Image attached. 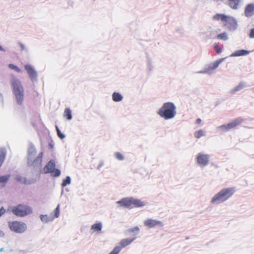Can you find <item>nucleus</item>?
Wrapping results in <instances>:
<instances>
[{
    "label": "nucleus",
    "instance_id": "obj_1",
    "mask_svg": "<svg viewBox=\"0 0 254 254\" xmlns=\"http://www.w3.org/2000/svg\"><path fill=\"white\" fill-rule=\"evenodd\" d=\"M157 114L165 120L171 119L176 115V107L173 103L166 102L159 110Z\"/></svg>",
    "mask_w": 254,
    "mask_h": 254
},
{
    "label": "nucleus",
    "instance_id": "obj_2",
    "mask_svg": "<svg viewBox=\"0 0 254 254\" xmlns=\"http://www.w3.org/2000/svg\"><path fill=\"white\" fill-rule=\"evenodd\" d=\"M11 84L17 104L22 105L24 100V89L20 81L16 78L13 79Z\"/></svg>",
    "mask_w": 254,
    "mask_h": 254
},
{
    "label": "nucleus",
    "instance_id": "obj_3",
    "mask_svg": "<svg viewBox=\"0 0 254 254\" xmlns=\"http://www.w3.org/2000/svg\"><path fill=\"white\" fill-rule=\"evenodd\" d=\"M234 192L235 189L233 188L222 189L214 196L211 202L217 204L223 202L231 197Z\"/></svg>",
    "mask_w": 254,
    "mask_h": 254
},
{
    "label": "nucleus",
    "instance_id": "obj_4",
    "mask_svg": "<svg viewBox=\"0 0 254 254\" xmlns=\"http://www.w3.org/2000/svg\"><path fill=\"white\" fill-rule=\"evenodd\" d=\"M213 20H221L224 22L223 25L231 31L235 30L237 28V22L233 17L226 15L223 14H216L212 17Z\"/></svg>",
    "mask_w": 254,
    "mask_h": 254
},
{
    "label": "nucleus",
    "instance_id": "obj_5",
    "mask_svg": "<svg viewBox=\"0 0 254 254\" xmlns=\"http://www.w3.org/2000/svg\"><path fill=\"white\" fill-rule=\"evenodd\" d=\"M120 206L125 208H132L133 207H141L145 205L144 203L140 200L133 198H124L117 201Z\"/></svg>",
    "mask_w": 254,
    "mask_h": 254
},
{
    "label": "nucleus",
    "instance_id": "obj_6",
    "mask_svg": "<svg viewBox=\"0 0 254 254\" xmlns=\"http://www.w3.org/2000/svg\"><path fill=\"white\" fill-rule=\"evenodd\" d=\"M11 212L15 215L23 217L32 213V209L28 205L20 204L12 208Z\"/></svg>",
    "mask_w": 254,
    "mask_h": 254
},
{
    "label": "nucleus",
    "instance_id": "obj_7",
    "mask_svg": "<svg viewBox=\"0 0 254 254\" xmlns=\"http://www.w3.org/2000/svg\"><path fill=\"white\" fill-rule=\"evenodd\" d=\"M8 226L11 230L19 233L24 232L26 228L24 223L16 221L8 222Z\"/></svg>",
    "mask_w": 254,
    "mask_h": 254
},
{
    "label": "nucleus",
    "instance_id": "obj_8",
    "mask_svg": "<svg viewBox=\"0 0 254 254\" xmlns=\"http://www.w3.org/2000/svg\"><path fill=\"white\" fill-rule=\"evenodd\" d=\"M45 173H50L53 176L58 177L61 174V171L55 169V164L53 161H50L44 168Z\"/></svg>",
    "mask_w": 254,
    "mask_h": 254
},
{
    "label": "nucleus",
    "instance_id": "obj_9",
    "mask_svg": "<svg viewBox=\"0 0 254 254\" xmlns=\"http://www.w3.org/2000/svg\"><path fill=\"white\" fill-rule=\"evenodd\" d=\"M244 120L241 118H237L227 125H222L219 127V128L222 131H227L240 125Z\"/></svg>",
    "mask_w": 254,
    "mask_h": 254
},
{
    "label": "nucleus",
    "instance_id": "obj_10",
    "mask_svg": "<svg viewBox=\"0 0 254 254\" xmlns=\"http://www.w3.org/2000/svg\"><path fill=\"white\" fill-rule=\"evenodd\" d=\"M209 156L208 154H199L197 157V162L199 165L206 166L209 163Z\"/></svg>",
    "mask_w": 254,
    "mask_h": 254
},
{
    "label": "nucleus",
    "instance_id": "obj_11",
    "mask_svg": "<svg viewBox=\"0 0 254 254\" xmlns=\"http://www.w3.org/2000/svg\"><path fill=\"white\" fill-rule=\"evenodd\" d=\"M144 224L145 226L147 227L148 228H152L156 226L162 225V223L161 222L151 219H148L146 220L144 222Z\"/></svg>",
    "mask_w": 254,
    "mask_h": 254
},
{
    "label": "nucleus",
    "instance_id": "obj_12",
    "mask_svg": "<svg viewBox=\"0 0 254 254\" xmlns=\"http://www.w3.org/2000/svg\"><path fill=\"white\" fill-rule=\"evenodd\" d=\"M224 59L225 58L220 59L216 61L215 62L211 63L207 68V72H210L211 71L217 68L219 66L220 63L223 61Z\"/></svg>",
    "mask_w": 254,
    "mask_h": 254
},
{
    "label": "nucleus",
    "instance_id": "obj_13",
    "mask_svg": "<svg viewBox=\"0 0 254 254\" xmlns=\"http://www.w3.org/2000/svg\"><path fill=\"white\" fill-rule=\"evenodd\" d=\"M245 14L247 17H251L254 15V3H250L247 5Z\"/></svg>",
    "mask_w": 254,
    "mask_h": 254
},
{
    "label": "nucleus",
    "instance_id": "obj_14",
    "mask_svg": "<svg viewBox=\"0 0 254 254\" xmlns=\"http://www.w3.org/2000/svg\"><path fill=\"white\" fill-rule=\"evenodd\" d=\"M25 69L31 79L35 78L36 77L37 73L31 65H25Z\"/></svg>",
    "mask_w": 254,
    "mask_h": 254
},
{
    "label": "nucleus",
    "instance_id": "obj_15",
    "mask_svg": "<svg viewBox=\"0 0 254 254\" xmlns=\"http://www.w3.org/2000/svg\"><path fill=\"white\" fill-rule=\"evenodd\" d=\"M242 0H228L229 6L233 9H237Z\"/></svg>",
    "mask_w": 254,
    "mask_h": 254
},
{
    "label": "nucleus",
    "instance_id": "obj_16",
    "mask_svg": "<svg viewBox=\"0 0 254 254\" xmlns=\"http://www.w3.org/2000/svg\"><path fill=\"white\" fill-rule=\"evenodd\" d=\"M135 238H133L132 239H124L122 240L120 243L121 245L120 247H122V249L126 247L130 244L135 240Z\"/></svg>",
    "mask_w": 254,
    "mask_h": 254
},
{
    "label": "nucleus",
    "instance_id": "obj_17",
    "mask_svg": "<svg viewBox=\"0 0 254 254\" xmlns=\"http://www.w3.org/2000/svg\"><path fill=\"white\" fill-rule=\"evenodd\" d=\"M40 218L41 221L44 223H47L53 220V217L50 215V216L47 215H41Z\"/></svg>",
    "mask_w": 254,
    "mask_h": 254
},
{
    "label": "nucleus",
    "instance_id": "obj_18",
    "mask_svg": "<svg viewBox=\"0 0 254 254\" xmlns=\"http://www.w3.org/2000/svg\"><path fill=\"white\" fill-rule=\"evenodd\" d=\"M64 117L68 120H70L72 119L71 111L69 108L64 109Z\"/></svg>",
    "mask_w": 254,
    "mask_h": 254
},
{
    "label": "nucleus",
    "instance_id": "obj_19",
    "mask_svg": "<svg viewBox=\"0 0 254 254\" xmlns=\"http://www.w3.org/2000/svg\"><path fill=\"white\" fill-rule=\"evenodd\" d=\"M102 229V224L101 223H97L92 225L91 230L93 232H100Z\"/></svg>",
    "mask_w": 254,
    "mask_h": 254
},
{
    "label": "nucleus",
    "instance_id": "obj_20",
    "mask_svg": "<svg viewBox=\"0 0 254 254\" xmlns=\"http://www.w3.org/2000/svg\"><path fill=\"white\" fill-rule=\"evenodd\" d=\"M112 99L115 102H119L123 99V97L119 93L114 92L112 95Z\"/></svg>",
    "mask_w": 254,
    "mask_h": 254
},
{
    "label": "nucleus",
    "instance_id": "obj_21",
    "mask_svg": "<svg viewBox=\"0 0 254 254\" xmlns=\"http://www.w3.org/2000/svg\"><path fill=\"white\" fill-rule=\"evenodd\" d=\"M249 52L248 51L242 50H239V51H236L235 53L233 54L232 55V56H244V55H247L248 54H249Z\"/></svg>",
    "mask_w": 254,
    "mask_h": 254
},
{
    "label": "nucleus",
    "instance_id": "obj_22",
    "mask_svg": "<svg viewBox=\"0 0 254 254\" xmlns=\"http://www.w3.org/2000/svg\"><path fill=\"white\" fill-rule=\"evenodd\" d=\"M43 156V153L42 152L38 154V156L34 160L33 163H35L36 165L39 164V165H41V163H42V160Z\"/></svg>",
    "mask_w": 254,
    "mask_h": 254
},
{
    "label": "nucleus",
    "instance_id": "obj_23",
    "mask_svg": "<svg viewBox=\"0 0 254 254\" xmlns=\"http://www.w3.org/2000/svg\"><path fill=\"white\" fill-rule=\"evenodd\" d=\"M60 215V206L58 205L56 208L55 209L53 213L51 214L52 217H53V220L55 218H58Z\"/></svg>",
    "mask_w": 254,
    "mask_h": 254
},
{
    "label": "nucleus",
    "instance_id": "obj_24",
    "mask_svg": "<svg viewBox=\"0 0 254 254\" xmlns=\"http://www.w3.org/2000/svg\"><path fill=\"white\" fill-rule=\"evenodd\" d=\"M204 132L202 129H200L199 130L196 131L194 132V136L197 138H199L200 137L204 136Z\"/></svg>",
    "mask_w": 254,
    "mask_h": 254
},
{
    "label": "nucleus",
    "instance_id": "obj_25",
    "mask_svg": "<svg viewBox=\"0 0 254 254\" xmlns=\"http://www.w3.org/2000/svg\"><path fill=\"white\" fill-rule=\"evenodd\" d=\"M122 250V247L119 246L115 247L109 254H119Z\"/></svg>",
    "mask_w": 254,
    "mask_h": 254
},
{
    "label": "nucleus",
    "instance_id": "obj_26",
    "mask_svg": "<svg viewBox=\"0 0 254 254\" xmlns=\"http://www.w3.org/2000/svg\"><path fill=\"white\" fill-rule=\"evenodd\" d=\"M5 157V152L3 150H0V167L3 163Z\"/></svg>",
    "mask_w": 254,
    "mask_h": 254
},
{
    "label": "nucleus",
    "instance_id": "obj_27",
    "mask_svg": "<svg viewBox=\"0 0 254 254\" xmlns=\"http://www.w3.org/2000/svg\"><path fill=\"white\" fill-rule=\"evenodd\" d=\"M217 38L220 40H227L228 39L227 34L226 32L222 33L217 35Z\"/></svg>",
    "mask_w": 254,
    "mask_h": 254
},
{
    "label": "nucleus",
    "instance_id": "obj_28",
    "mask_svg": "<svg viewBox=\"0 0 254 254\" xmlns=\"http://www.w3.org/2000/svg\"><path fill=\"white\" fill-rule=\"evenodd\" d=\"M70 183V178L69 176L66 177L62 182V186L63 187H65L66 185H69Z\"/></svg>",
    "mask_w": 254,
    "mask_h": 254
},
{
    "label": "nucleus",
    "instance_id": "obj_29",
    "mask_svg": "<svg viewBox=\"0 0 254 254\" xmlns=\"http://www.w3.org/2000/svg\"><path fill=\"white\" fill-rule=\"evenodd\" d=\"M10 175H7L5 176H0V183H5L9 179Z\"/></svg>",
    "mask_w": 254,
    "mask_h": 254
},
{
    "label": "nucleus",
    "instance_id": "obj_30",
    "mask_svg": "<svg viewBox=\"0 0 254 254\" xmlns=\"http://www.w3.org/2000/svg\"><path fill=\"white\" fill-rule=\"evenodd\" d=\"M56 130H57V135L58 136H59V138H60L61 139H63L65 137V136L62 133L60 129L58 127V126H56Z\"/></svg>",
    "mask_w": 254,
    "mask_h": 254
},
{
    "label": "nucleus",
    "instance_id": "obj_31",
    "mask_svg": "<svg viewBox=\"0 0 254 254\" xmlns=\"http://www.w3.org/2000/svg\"><path fill=\"white\" fill-rule=\"evenodd\" d=\"M176 31L177 33L181 35H184L185 33V30L181 27H179L176 28Z\"/></svg>",
    "mask_w": 254,
    "mask_h": 254
},
{
    "label": "nucleus",
    "instance_id": "obj_32",
    "mask_svg": "<svg viewBox=\"0 0 254 254\" xmlns=\"http://www.w3.org/2000/svg\"><path fill=\"white\" fill-rule=\"evenodd\" d=\"M115 157L119 160H122L124 159L123 155L120 152H116L115 153Z\"/></svg>",
    "mask_w": 254,
    "mask_h": 254
},
{
    "label": "nucleus",
    "instance_id": "obj_33",
    "mask_svg": "<svg viewBox=\"0 0 254 254\" xmlns=\"http://www.w3.org/2000/svg\"><path fill=\"white\" fill-rule=\"evenodd\" d=\"M249 37L251 38H254V28L251 29L250 33L249 34Z\"/></svg>",
    "mask_w": 254,
    "mask_h": 254
},
{
    "label": "nucleus",
    "instance_id": "obj_34",
    "mask_svg": "<svg viewBox=\"0 0 254 254\" xmlns=\"http://www.w3.org/2000/svg\"><path fill=\"white\" fill-rule=\"evenodd\" d=\"M139 229L137 227H135L132 228L130 230V231L132 232H139Z\"/></svg>",
    "mask_w": 254,
    "mask_h": 254
},
{
    "label": "nucleus",
    "instance_id": "obj_35",
    "mask_svg": "<svg viewBox=\"0 0 254 254\" xmlns=\"http://www.w3.org/2000/svg\"><path fill=\"white\" fill-rule=\"evenodd\" d=\"M8 67L12 69H14L15 70V69L16 68L17 66L13 64H9L8 65Z\"/></svg>",
    "mask_w": 254,
    "mask_h": 254
},
{
    "label": "nucleus",
    "instance_id": "obj_36",
    "mask_svg": "<svg viewBox=\"0 0 254 254\" xmlns=\"http://www.w3.org/2000/svg\"><path fill=\"white\" fill-rule=\"evenodd\" d=\"M5 212V209L2 207L0 209V217L3 215Z\"/></svg>",
    "mask_w": 254,
    "mask_h": 254
},
{
    "label": "nucleus",
    "instance_id": "obj_37",
    "mask_svg": "<svg viewBox=\"0 0 254 254\" xmlns=\"http://www.w3.org/2000/svg\"><path fill=\"white\" fill-rule=\"evenodd\" d=\"M243 87V86L242 85H239V86H237L235 89H234V91L236 92V91H239V90H240L241 89H242Z\"/></svg>",
    "mask_w": 254,
    "mask_h": 254
},
{
    "label": "nucleus",
    "instance_id": "obj_38",
    "mask_svg": "<svg viewBox=\"0 0 254 254\" xmlns=\"http://www.w3.org/2000/svg\"><path fill=\"white\" fill-rule=\"evenodd\" d=\"M201 120L200 119H197L196 120V124H199L201 123Z\"/></svg>",
    "mask_w": 254,
    "mask_h": 254
},
{
    "label": "nucleus",
    "instance_id": "obj_39",
    "mask_svg": "<svg viewBox=\"0 0 254 254\" xmlns=\"http://www.w3.org/2000/svg\"><path fill=\"white\" fill-rule=\"evenodd\" d=\"M4 235V233L0 230V237H3Z\"/></svg>",
    "mask_w": 254,
    "mask_h": 254
},
{
    "label": "nucleus",
    "instance_id": "obj_40",
    "mask_svg": "<svg viewBox=\"0 0 254 254\" xmlns=\"http://www.w3.org/2000/svg\"><path fill=\"white\" fill-rule=\"evenodd\" d=\"M222 49H216V53L217 54H220L221 52Z\"/></svg>",
    "mask_w": 254,
    "mask_h": 254
},
{
    "label": "nucleus",
    "instance_id": "obj_41",
    "mask_svg": "<svg viewBox=\"0 0 254 254\" xmlns=\"http://www.w3.org/2000/svg\"><path fill=\"white\" fill-rule=\"evenodd\" d=\"M18 45L20 47V48L24 47V45L22 43H19Z\"/></svg>",
    "mask_w": 254,
    "mask_h": 254
},
{
    "label": "nucleus",
    "instance_id": "obj_42",
    "mask_svg": "<svg viewBox=\"0 0 254 254\" xmlns=\"http://www.w3.org/2000/svg\"><path fill=\"white\" fill-rule=\"evenodd\" d=\"M15 70L18 72H21L20 69L17 66L16 68L15 69Z\"/></svg>",
    "mask_w": 254,
    "mask_h": 254
},
{
    "label": "nucleus",
    "instance_id": "obj_43",
    "mask_svg": "<svg viewBox=\"0 0 254 254\" xmlns=\"http://www.w3.org/2000/svg\"><path fill=\"white\" fill-rule=\"evenodd\" d=\"M214 48H218V45L217 44L214 45Z\"/></svg>",
    "mask_w": 254,
    "mask_h": 254
},
{
    "label": "nucleus",
    "instance_id": "obj_44",
    "mask_svg": "<svg viewBox=\"0 0 254 254\" xmlns=\"http://www.w3.org/2000/svg\"><path fill=\"white\" fill-rule=\"evenodd\" d=\"M0 48H1V46L0 45Z\"/></svg>",
    "mask_w": 254,
    "mask_h": 254
}]
</instances>
